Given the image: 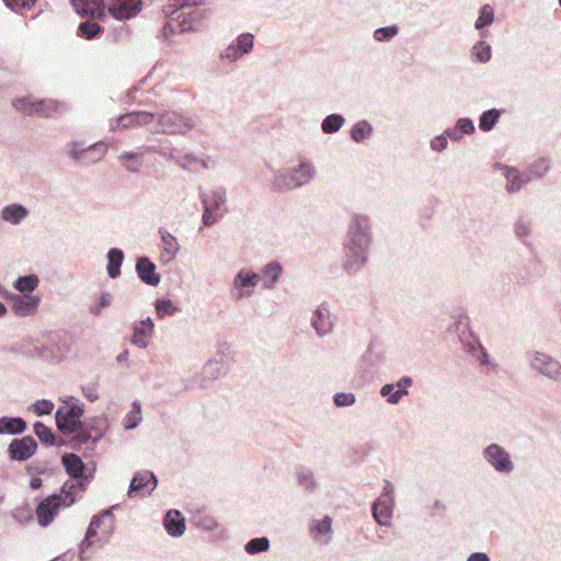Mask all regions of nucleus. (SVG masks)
<instances>
[{
	"mask_svg": "<svg viewBox=\"0 0 561 561\" xmlns=\"http://www.w3.org/2000/svg\"><path fill=\"white\" fill-rule=\"evenodd\" d=\"M37 448V443L31 436L13 439L9 445L10 457L14 460L24 461L31 458Z\"/></svg>",
	"mask_w": 561,
	"mask_h": 561,
	"instance_id": "9d476101",
	"label": "nucleus"
},
{
	"mask_svg": "<svg viewBox=\"0 0 561 561\" xmlns=\"http://www.w3.org/2000/svg\"><path fill=\"white\" fill-rule=\"evenodd\" d=\"M431 146L436 151H442L447 147V139L444 136H438L431 141Z\"/></svg>",
	"mask_w": 561,
	"mask_h": 561,
	"instance_id": "603ef678",
	"label": "nucleus"
},
{
	"mask_svg": "<svg viewBox=\"0 0 561 561\" xmlns=\"http://www.w3.org/2000/svg\"><path fill=\"white\" fill-rule=\"evenodd\" d=\"M7 7L12 9L13 11H22V10H31L36 0H3Z\"/></svg>",
	"mask_w": 561,
	"mask_h": 561,
	"instance_id": "79ce46f5",
	"label": "nucleus"
},
{
	"mask_svg": "<svg viewBox=\"0 0 561 561\" xmlns=\"http://www.w3.org/2000/svg\"><path fill=\"white\" fill-rule=\"evenodd\" d=\"M467 561H490V559L483 552H474L468 558Z\"/></svg>",
	"mask_w": 561,
	"mask_h": 561,
	"instance_id": "4d7b16f0",
	"label": "nucleus"
},
{
	"mask_svg": "<svg viewBox=\"0 0 561 561\" xmlns=\"http://www.w3.org/2000/svg\"><path fill=\"white\" fill-rule=\"evenodd\" d=\"M252 41H253L252 35L248 33V46H247L248 53H249V51L251 50V48H252Z\"/></svg>",
	"mask_w": 561,
	"mask_h": 561,
	"instance_id": "e2e57ef3",
	"label": "nucleus"
},
{
	"mask_svg": "<svg viewBox=\"0 0 561 561\" xmlns=\"http://www.w3.org/2000/svg\"><path fill=\"white\" fill-rule=\"evenodd\" d=\"M153 121V115L149 112H134L122 115L117 121V127L131 128L147 125Z\"/></svg>",
	"mask_w": 561,
	"mask_h": 561,
	"instance_id": "f3484780",
	"label": "nucleus"
},
{
	"mask_svg": "<svg viewBox=\"0 0 561 561\" xmlns=\"http://www.w3.org/2000/svg\"><path fill=\"white\" fill-rule=\"evenodd\" d=\"M505 178L507 180L506 188L508 192H516L520 188L523 183H526L528 179L524 180L518 170L513 168L504 167Z\"/></svg>",
	"mask_w": 561,
	"mask_h": 561,
	"instance_id": "c85d7f7f",
	"label": "nucleus"
},
{
	"mask_svg": "<svg viewBox=\"0 0 561 561\" xmlns=\"http://www.w3.org/2000/svg\"><path fill=\"white\" fill-rule=\"evenodd\" d=\"M493 22V9L491 5L485 4L481 8L478 20L476 21V27L482 28Z\"/></svg>",
	"mask_w": 561,
	"mask_h": 561,
	"instance_id": "4c0bfd02",
	"label": "nucleus"
},
{
	"mask_svg": "<svg viewBox=\"0 0 561 561\" xmlns=\"http://www.w3.org/2000/svg\"><path fill=\"white\" fill-rule=\"evenodd\" d=\"M344 123V118L340 115H329L322 123V130L327 134L337 131Z\"/></svg>",
	"mask_w": 561,
	"mask_h": 561,
	"instance_id": "f704fd0d",
	"label": "nucleus"
},
{
	"mask_svg": "<svg viewBox=\"0 0 561 561\" xmlns=\"http://www.w3.org/2000/svg\"><path fill=\"white\" fill-rule=\"evenodd\" d=\"M313 175V169L310 164L302 162L299 169L295 171V174L284 175L277 180L276 184L279 188H295L307 182Z\"/></svg>",
	"mask_w": 561,
	"mask_h": 561,
	"instance_id": "1a4fd4ad",
	"label": "nucleus"
},
{
	"mask_svg": "<svg viewBox=\"0 0 561 561\" xmlns=\"http://www.w3.org/2000/svg\"><path fill=\"white\" fill-rule=\"evenodd\" d=\"M75 496L71 493L66 495L54 494L44 499L36 508L37 522L42 527L48 526L58 514L60 507H68L75 503Z\"/></svg>",
	"mask_w": 561,
	"mask_h": 561,
	"instance_id": "f03ea898",
	"label": "nucleus"
},
{
	"mask_svg": "<svg viewBox=\"0 0 561 561\" xmlns=\"http://www.w3.org/2000/svg\"><path fill=\"white\" fill-rule=\"evenodd\" d=\"M140 421V408L137 407L135 409V411H131L128 415H127V420H126V423H125V427L126 428H134L138 422Z\"/></svg>",
	"mask_w": 561,
	"mask_h": 561,
	"instance_id": "09e8293b",
	"label": "nucleus"
},
{
	"mask_svg": "<svg viewBox=\"0 0 561 561\" xmlns=\"http://www.w3.org/2000/svg\"><path fill=\"white\" fill-rule=\"evenodd\" d=\"M500 117V113L496 110H490L484 112L480 117L479 126L482 130H491Z\"/></svg>",
	"mask_w": 561,
	"mask_h": 561,
	"instance_id": "72a5a7b5",
	"label": "nucleus"
},
{
	"mask_svg": "<svg viewBox=\"0 0 561 561\" xmlns=\"http://www.w3.org/2000/svg\"><path fill=\"white\" fill-rule=\"evenodd\" d=\"M141 10V0H111L108 11L117 20H128Z\"/></svg>",
	"mask_w": 561,
	"mask_h": 561,
	"instance_id": "6e6552de",
	"label": "nucleus"
},
{
	"mask_svg": "<svg viewBox=\"0 0 561 561\" xmlns=\"http://www.w3.org/2000/svg\"><path fill=\"white\" fill-rule=\"evenodd\" d=\"M32 489L36 490L42 486V480L39 478H33L30 482Z\"/></svg>",
	"mask_w": 561,
	"mask_h": 561,
	"instance_id": "680f3d73",
	"label": "nucleus"
},
{
	"mask_svg": "<svg viewBox=\"0 0 561 561\" xmlns=\"http://www.w3.org/2000/svg\"><path fill=\"white\" fill-rule=\"evenodd\" d=\"M371 128L366 122H359L352 128V138L362 141L370 135Z\"/></svg>",
	"mask_w": 561,
	"mask_h": 561,
	"instance_id": "58836bf2",
	"label": "nucleus"
},
{
	"mask_svg": "<svg viewBox=\"0 0 561 561\" xmlns=\"http://www.w3.org/2000/svg\"><path fill=\"white\" fill-rule=\"evenodd\" d=\"M27 215V210L21 205H10L2 210V219L12 224H19Z\"/></svg>",
	"mask_w": 561,
	"mask_h": 561,
	"instance_id": "cd10ccee",
	"label": "nucleus"
},
{
	"mask_svg": "<svg viewBox=\"0 0 561 561\" xmlns=\"http://www.w3.org/2000/svg\"><path fill=\"white\" fill-rule=\"evenodd\" d=\"M12 310L16 316L27 317L34 314L39 306L41 298L32 295H11Z\"/></svg>",
	"mask_w": 561,
	"mask_h": 561,
	"instance_id": "f8f14e48",
	"label": "nucleus"
},
{
	"mask_svg": "<svg viewBox=\"0 0 561 561\" xmlns=\"http://www.w3.org/2000/svg\"><path fill=\"white\" fill-rule=\"evenodd\" d=\"M157 486V479L150 471L138 472L130 481L128 496L137 497L150 494Z\"/></svg>",
	"mask_w": 561,
	"mask_h": 561,
	"instance_id": "0eeeda50",
	"label": "nucleus"
},
{
	"mask_svg": "<svg viewBox=\"0 0 561 561\" xmlns=\"http://www.w3.org/2000/svg\"><path fill=\"white\" fill-rule=\"evenodd\" d=\"M33 409L37 415L50 414L54 409V403L49 400H37L33 404Z\"/></svg>",
	"mask_w": 561,
	"mask_h": 561,
	"instance_id": "c03bdc74",
	"label": "nucleus"
},
{
	"mask_svg": "<svg viewBox=\"0 0 561 561\" xmlns=\"http://www.w3.org/2000/svg\"><path fill=\"white\" fill-rule=\"evenodd\" d=\"M270 547V541L266 537L254 538L248 542V553H259L266 551Z\"/></svg>",
	"mask_w": 561,
	"mask_h": 561,
	"instance_id": "a19ab883",
	"label": "nucleus"
},
{
	"mask_svg": "<svg viewBox=\"0 0 561 561\" xmlns=\"http://www.w3.org/2000/svg\"><path fill=\"white\" fill-rule=\"evenodd\" d=\"M472 55L478 61L485 62L491 58V48L484 42H479L473 46Z\"/></svg>",
	"mask_w": 561,
	"mask_h": 561,
	"instance_id": "ea45409f",
	"label": "nucleus"
},
{
	"mask_svg": "<svg viewBox=\"0 0 561 561\" xmlns=\"http://www.w3.org/2000/svg\"><path fill=\"white\" fill-rule=\"evenodd\" d=\"M204 215L203 222L205 226H211L222 215L221 209L225 204L224 194L220 192H211L210 194L204 195Z\"/></svg>",
	"mask_w": 561,
	"mask_h": 561,
	"instance_id": "423d86ee",
	"label": "nucleus"
},
{
	"mask_svg": "<svg viewBox=\"0 0 561 561\" xmlns=\"http://www.w3.org/2000/svg\"><path fill=\"white\" fill-rule=\"evenodd\" d=\"M367 218L356 216L350 227L351 244L348 245L350 259L345 263L348 271L357 270L366 262V250L369 244L367 233Z\"/></svg>",
	"mask_w": 561,
	"mask_h": 561,
	"instance_id": "f257e3e1",
	"label": "nucleus"
},
{
	"mask_svg": "<svg viewBox=\"0 0 561 561\" xmlns=\"http://www.w3.org/2000/svg\"><path fill=\"white\" fill-rule=\"evenodd\" d=\"M160 234L162 240L161 260L170 262L176 256L180 245L176 238L168 231L161 229Z\"/></svg>",
	"mask_w": 561,
	"mask_h": 561,
	"instance_id": "a211bd4d",
	"label": "nucleus"
},
{
	"mask_svg": "<svg viewBox=\"0 0 561 561\" xmlns=\"http://www.w3.org/2000/svg\"><path fill=\"white\" fill-rule=\"evenodd\" d=\"M85 396H87V398H88L90 401H94V400H96V399H98V396L92 394V392H89V393H87Z\"/></svg>",
	"mask_w": 561,
	"mask_h": 561,
	"instance_id": "69168bd1",
	"label": "nucleus"
},
{
	"mask_svg": "<svg viewBox=\"0 0 561 561\" xmlns=\"http://www.w3.org/2000/svg\"><path fill=\"white\" fill-rule=\"evenodd\" d=\"M392 500L377 499L373 504L374 518L380 525H387L392 515Z\"/></svg>",
	"mask_w": 561,
	"mask_h": 561,
	"instance_id": "aec40b11",
	"label": "nucleus"
},
{
	"mask_svg": "<svg viewBox=\"0 0 561 561\" xmlns=\"http://www.w3.org/2000/svg\"><path fill=\"white\" fill-rule=\"evenodd\" d=\"M51 561H68V560H67V557H66V556H60V557L55 558V559H54V560H51Z\"/></svg>",
	"mask_w": 561,
	"mask_h": 561,
	"instance_id": "774afa93",
	"label": "nucleus"
},
{
	"mask_svg": "<svg viewBox=\"0 0 561 561\" xmlns=\"http://www.w3.org/2000/svg\"><path fill=\"white\" fill-rule=\"evenodd\" d=\"M136 270L144 283L151 286H157L160 283V275L156 272V265L149 259H138Z\"/></svg>",
	"mask_w": 561,
	"mask_h": 561,
	"instance_id": "dca6fc26",
	"label": "nucleus"
},
{
	"mask_svg": "<svg viewBox=\"0 0 561 561\" xmlns=\"http://www.w3.org/2000/svg\"><path fill=\"white\" fill-rule=\"evenodd\" d=\"M5 313H7L5 306L2 302H0V317H3Z\"/></svg>",
	"mask_w": 561,
	"mask_h": 561,
	"instance_id": "0e129e2a",
	"label": "nucleus"
},
{
	"mask_svg": "<svg viewBox=\"0 0 561 561\" xmlns=\"http://www.w3.org/2000/svg\"><path fill=\"white\" fill-rule=\"evenodd\" d=\"M62 465L67 473L72 478H81L84 471V463L81 458L76 454H66L62 456Z\"/></svg>",
	"mask_w": 561,
	"mask_h": 561,
	"instance_id": "b1692460",
	"label": "nucleus"
},
{
	"mask_svg": "<svg viewBox=\"0 0 561 561\" xmlns=\"http://www.w3.org/2000/svg\"><path fill=\"white\" fill-rule=\"evenodd\" d=\"M156 310H157V316L159 318H163L165 316H172L173 313H175L176 308L174 307V305L172 304L171 300L158 299L156 301Z\"/></svg>",
	"mask_w": 561,
	"mask_h": 561,
	"instance_id": "e433bc0d",
	"label": "nucleus"
},
{
	"mask_svg": "<svg viewBox=\"0 0 561 561\" xmlns=\"http://www.w3.org/2000/svg\"><path fill=\"white\" fill-rule=\"evenodd\" d=\"M280 273L282 267L278 263H270L263 268L261 274L248 275V287L262 283L264 288H272L278 280Z\"/></svg>",
	"mask_w": 561,
	"mask_h": 561,
	"instance_id": "9b49d317",
	"label": "nucleus"
},
{
	"mask_svg": "<svg viewBox=\"0 0 561 561\" xmlns=\"http://www.w3.org/2000/svg\"><path fill=\"white\" fill-rule=\"evenodd\" d=\"M75 10L81 15H91L93 19L105 18L103 0H71Z\"/></svg>",
	"mask_w": 561,
	"mask_h": 561,
	"instance_id": "4468645a",
	"label": "nucleus"
},
{
	"mask_svg": "<svg viewBox=\"0 0 561 561\" xmlns=\"http://www.w3.org/2000/svg\"><path fill=\"white\" fill-rule=\"evenodd\" d=\"M193 162H196V159L191 158L190 156H185L182 158V165L185 168L191 167Z\"/></svg>",
	"mask_w": 561,
	"mask_h": 561,
	"instance_id": "052dcab7",
	"label": "nucleus"
},
{
	"mask_svg": "<svg viewBox=\"0 0 561 561\" xmlns=\"http://www.w3.org/2000/svg\"><path fill=\"white\" fill-rule=\"evenodd\" d=\"M391 493H392V488L391 485L387 482L386 483V486L383 488V492L381 494V496L379 499H383V500H392L391 497Z\"/></svg>",
	"mask_w": 561,
	"mask_h": 561,
	"instance_id": "13d9d810",
	"label": "nucleus"
},
{
	"mask_svg": "<svg viewBox=\"0 0 561 561\" xmlns=\"http://www.w3.org/2000/svg\"><path fill=\"white\" fill-rule=\"evenodd\" d=\"M355 402V397L353 393L340 392L334 396V403L337 407H348Z\"/></svg>",
	"mask_w": 561,
	"mask_h": 561,
	"instance_id": "a18cd8bd",
	"label": "nucleus"
},
{
	"mask_svg": "<svg viewBox=\"0 0 561 561\" xmlns=\"http://www.w3.org/2000/svg\"><path fill=\"white\" fill-rule=\"evenodd\" d=\"M234 285L236 287L239 289V295L238 297L239 298H242L243 297V287H245V275L243 274L242 271H240L234 279Z\"/></svg>",
	"mask_w": 561,
	"mask_h": 561,
	"instance_id": "864d4df0",
	"label": "nucleus"
},
{
	"mask_svg": "<svg viewBox=\"0 0 561 561\" xmlns=\"http://www.w3.org/2000/svg\"><path fill=\"white\" fill-rule=\"evenodd\" d=\"M153 332V322L150 318L142 320L134 328L131 342L139 347H146Z\"/></svg>",
	"mask_w": 561,
	"mask_h": 561,
	"instance_id": "6ab92c4d",
	"label": "nucleus"
},
{
	"mask_svg": "<svg viewBox=\"0 0 561 561\" xmlns=\"http://www.w3.org/2000/svg\"><path fill=\"white\" fill-rule=\"evenodd\" d=\"M38 278L35 275L21 276L15 280L14 287L22 294H30L38 286Z\"/></svg>",
	"mask_w": 561,
	"mask_h": 561,
	"instance_id": "c756f323",
	"label": "nucleus"
},
{
	"mask_svg": "<svg viewBox=\"0 0 561 561\" xmlns=\"http://www.w3.org/2000/svg\"><path fill=\"white\" fill-rule=\"evenodd\" d=\"M485 456L499 471H511L513 468L507 453L497 445L489 446Z\"/></svg>",
	"mask_w": 561,
	"mask_h": 561,
	"instance_id": "2eb2a0df",
	"label": "nucleus"
},
{
	"mask_svg": "<svg viewBox=\"0 0 561 561\" xmlns=\"http://www.w3.org/2000/svg\"><path fill=\"white\" fill-rule=\"evenodd\" d=\"M397 33L398 28L396 26L380 27L375 31L374 37L376 41L382 42L392 38Z\"/></svg>",
	"mask_w": 561,
	"mask_h": 561,
	"instance_id": "37998d69",
	"label": "nucleus"
},
{
	"mask_svg": "<svg viewBox=\"0 0 561 561\" xmlns=\"http://www.w3.org/2000/svg\"><path fill=\"white\" fill-rule=\"evenodd\" d=\"M34 433L45 444H54L55 436L45 424L36 422L34 424Z\"/></svg>",
	"mask_w": 561,
	"mask_h": 561,
	"instance_id": "c9c22d12",
	"label": "nucleus"
},
{
	"mask_svg": "<svg viewBox=\"0 0 561 561\" xmlns=\"http://www.w3.org/2000/svg\"><path fill=\"white\" fill-rule=\"evenodd\" d=\"M332 519L329 516H325L321 520H313L312 526L310 527V533L314 538H318L322 535H328L331 533Z\"/></svg>",
	"mask_w": 561,
	"mask_h": 561,
	"instance_id": "2f4dec72",
	"label": "nucleus"
},
{
	"mask_svg": "<svg viewBox=\"0 0 561 561\" xmlns=\"http://www.w3.org/2000/svg\"><path fill=\"white\" fill-rule=\"evenodd\" d=\"M208 10L205 8H193L187 10H180L178 19H182L184 28H192L193 25L206 18Z\"/></svg>",
	"mask_w": 561,
	"mask_h": 561,
	"instance_id": "5701e85b",
	"label": "nucleus"
},
{
	"mask_svg": "<svg viewBox=\"0 0 561 561\" xmlns=\"http://www.w3.org/2000/svg\"><path fill=\"white\" fill-rule=\"evenodd\" d=\"M396 390L397 389H396L394 385L387 383V385L382 386L380 393H381V396L389 398L391 394H393L396 392Z\"/></svg>",
	"mask_w": 561,
	"mask_h": 561,
	"instance_id": "6e6d98bb",
	"label": "nucleus"
},
{
	"mask_svg": "<svg viewBox=\"0 0 561 561\" xmlns=\"http://www.w3.org/2000/svg\"><path fill=\"white\" fill-rule=\"evenodd\" d=\"M214 365H217V363L209 362L205 367V371L211 370Z\"/></svg>",
	"mask_w": 561,
	"mask_h": 561,
	"instance_id": "338daca9",
	"label": "nucleus"
},
{
	"mask_svg": "<svg viewBox=\"0 0 561 561\" xmlns=\"http://www.w3.org/2000/svg\"><path fill=\"white\" fill-rule=\"evenodd\" d=\"M110 302H111L110 295L104 294L101 296V298H100V307L101 308L108 306Z\"/></svg>",
	"mask_w": 561,
	"mask_h": 561,
	"instance_id": "bf43d9fd",
	"label": "nucleus"
},
{
	"mask_svg": "<svg viewBox=\"0 0 561 561\" xmlns=\"http://www.w3.org/2000/svg\"><path fill=\"white\" fill-rule=\"evenodd\" d=\"M206 0H182L180 10H187L193 8H204Z\"/></svg>",
	"mask_w": 561,
	"mask_h": 561,
	"instance_id": "3c124183",
	"label": "nucleus"
},
{
	"mask_svg": "<svg viewBox=\"0 0 561 561\" xmlns=\"http://www.w3.org/2000/svg\"><path fill=\"white\" fill-rule=\"evenodd\" d=\"M13 106L28 115L51 116L58 111L59 104L54 100L34 101L31 98L15 100Z\"/></svg>",
	"mask_w": 561,
	"mask_h": 561,
	"instance_id": "20e7f679",
	"label": "nucleus"
},
{
	"mask_svg": "<svg viewBox=\"0 0 561 561\" xmlns=\"http://www.w3.org/2000/svg\"><path fill=\"white\" fill-rule=\"evenodd\" d=\"M136 157H137V154H135V153H133V152H124V153H122V154L119 156V159L123 161V163H124V164H125L129 170H131V171H137V170H138V167L133 168V167L128 165V164L125 162L126 160L134 159V158H136Z\"/></svg>",
	"mask_w": 561,
	"mask_h": 561,
	"instance_id": "5fc2aeb1",
	"label": "nucleus"
},
{
	"mask_svg": "<svg viewBox=\"0 0 561 561\" xmlns=\"http://www.w3.org/2000/svg\"><path fill=\"white\" fill-rule=\"evenodd\" d=\"M25 428L26 423L20 417H2L0 420V433L19 434L24 432Z\"/></svg>",
	"mask_w": 561,
	"mask_h": 561,
	"instance_id": "bb28decb",
	"label": "nucleus"
},
{
	"mask_svg": "<svg viewBox=\"0 0 561 561\" xmlns=\"http://www.w3.org/2000/svg\"><path fill=\"white\" fill-rule=\"evenodd\" d=\"M298 480H299V483L309 491L313 490L316 486L312 473L309 471L299 472Z\"/></svg>",
	"mask_w": 561,
	"mask_h": 561,
	"instance_id": "de8ad7c7",
	"label": "nucleus"
},
{
	"mask_svg": "<svg viewBox=\"0 0 561 561\" xmlns=\"http://www.w3.org/2000/svg\"><path fill=\"white\" fill-rule=\"evenodd\" d=\"M102 32V27L95 22H83L79 24L78 36L92 39Z\"/></svg>",
	"mask_w": 561,
	"mask_h": 561,
	"instance_id": "7c9ffc66",
	"label": "nucleus"
},
{
	"mask_svg": "<svg viewBox=\"0 0 561 561\" xmlns=\"http://www.w3.org/2000/svg\"><path fill=\"white\" fill-rule=\"evenodd\" d=\"M245 53V35L240 34L237 38V44H231L225 53L221 55V58L227 59L232 62L240 58Z\"/></svg>",
	"mask_w": 561,
	"mask_h": 561,
	"instance_id": "a878e982",
	"label": "nucleus"
},
{
	"mask_svg": "<svg viewBox=\"0 0 561 561\" xmlns=\"http://www.w3.org/2000/svg\"><path fill=\"white\" fill-rule=\"evenodd\" d=\"M412 379L410 377L401 378L394 386L397 390L389 397L388 402L391 404L398 403L403 396L408 394L407 388L410 387Z\"/></svg>",
	"mask_w": 561,
	"mask_h": 561,
	"instance_id": "473e14b6",
	"label": "nucleus"
},
{
	"mask_svg": "<svg viewBox=\"0 0 561 561\" xmlns=\"http://www.w3.org/2000/svg\"><path fill=\"white\" fill-rule=\"evenodd\" d=\"M102 519L100 517L94 516L88 527L85 539L83 543L90 545V539L96 536L98 528L101 525Z\"/></svg>",
	"mask_w": 561,
	"mask_h": 561,
	"instance_id": "49530a36",
	"label": "nucleus"
},
{
	"mask_svg": "<svg viewBox=\"0 0 561 561\" xmlns=\"http://www.w3.org/2000/svg\"><path fill=\"white\" fill-rule=\"evenodd\" d=\"M107 259V274L111 278H116L121 274V265L124 260V253L122 250L113 248L108 251Z\"/></svg>",
	"mask_w": 561,
	"mask_h": 561,
	"instance_id": "393cba45",
	"label": "nucleus"
},
{
	"mask_svg": "<svg viewBox=\"0 0 561 561\" xmlns=\"http://www.w3.org/2000/svg\"><path fill=\"white\" fill-rule=\"evenodd\" d=\"M457 127L463 133V134H471L474 131V126L471 119L469 118H460L457 123Z\"/></svg>",
	"mask_w": 561,
	"mask_h": 561,
	"instance_id": "8fccbe9b",
	"label": "nucleus"
},
{
	"mask_svg": "<svg viewBox=\"0 0 561 561\" xmlns=\"http://www.w3.org/2000/svg\"><path fill=\"white\" fill-rule=\"evenodd\" d=\"M83 414V410L77 404H66L59 407L56 412V424L60 432L64 434L79 433L82 428V422L80 421Z\"/></svg>",
	"mask_w": 561,
	"mask_h": 561,
	"instance_id": "7ed1b4c3",
	"label": "nucleus"
},
{
	"mask_svg": "<svg viewBox=\"0 0 561 561\" xmlns=\"http://www.w3.org/2000/svg\"><path fill=\"white\" fill-rule=\"evenodd\" d=\"M164 527L171 536H181L185 530V519L179 511H169L164 517Z\"/></svg>",
	"mask_w": 561,
	"mask_h": 561,
	"instance_id": "412c9836",
	"label": "nucleus"
},
{
	"mask_svg": "<svg viewBox=\"0 0 561 561\" xmlns=\"http://www.w3.org/2000/svg\"><path fill=\"white\" fill-rule=\"evenodd\" d=\"M531 366L550 378L557 379L561 376L560 364L546 354L536 353L531 359Z\"/></svg>",
	"mask_w": 561,
	"mask_h": 561,
	"instance_id": "ddd939ff",
	"label": "nucleus"
},
{
	"mask_svg": "<svg viewBox=\"0 0 561 561\" xmlns=\"http://www.w3.org/2000/svg\"><path fill=\"white\" fill-rule=\"evenodd\" d=\"M312 325L319 335H324L331 331L332 323L327 307H319L313 314Z\"/></svg>",
	"mask_w": 561,
	"mask_h": 561,
	"instance_id": "4be33fe9",
	"label": "nucleus"
},
{
	"mask_svg": "<svg viewBox=\"0 0 561 561\" xmlns=\"http://www.w3.org/2000/svg\"><path fill=\"white\" fill-rule=\"evenodd\" d=\"M159 123L161 130L165 134H185L194 127L190 118L175 112H165L161 114Z\"/></svg>",
	"mask_w": 561,
	"mask_h": 561,
	"instance_id": "39448f33",
	"label": "nucleus"
}]
</instances>
